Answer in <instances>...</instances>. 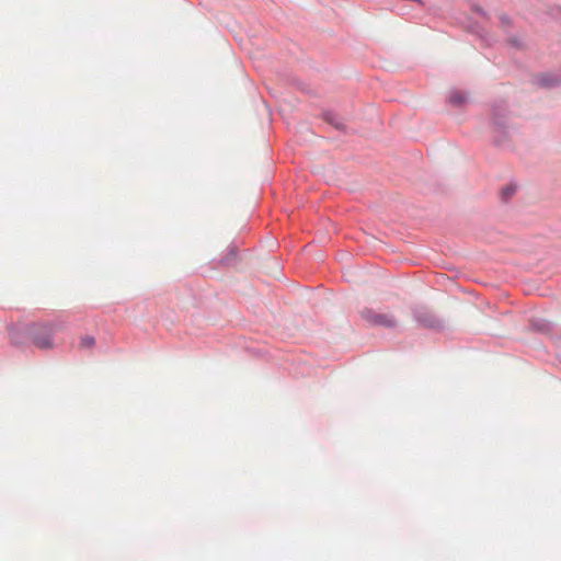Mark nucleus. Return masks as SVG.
I'll use <instances>...</instances> for the list:
<instances>
[{"instance_id": "1", "label": "nucleus", "mask_w": 561, "mask_h": 561, "mask_svg": "<svg viewBox=\"0 0 561 561\" xmlns=\"http://www.w3.org/2000/svg\"><path fill=\"white\" fill-rule=\"evenodd\" d=\"M57 331L55 324H37L31 329L32 343L41 350H50L55 346L54 335Z\"/></svg>"}, {"instance_id": "2", "label": "nucleus", "mask_w": 561, "mask_h": 561, "mask_svg": "<svg viewBox=\"0 0 561 561\" xmlns=\"http://www.w3.org/2000/svg\"><path fill=\"white\" fill-rule=\"evenodd\" d=\"M362 319L373 327H382L393 329L398 325V319L390 312H377L369 308H364L359 312Z\"/></svg>"}, {"instance_id": "3", "label": "nucleus", "mask_w": 561, "mask_h": 561, "mask_svg": "<svg viewBox=\"0 0 561 561\" xmlns=\"http://www.w3.org/2000/svg\"><path fill=\"white\" fill-rule=\"evenodd\" d=\"M415 317L419 322H421L422 324H424L425 327H428V328H435V327H438V324H439L438 319L427 311H419V312H416Z\"/></svg>"}, {"instance_id": "4", "label": "nucleus", "mask_w": 561, "mask_h": 561, "mask_svg": "<svg viewBox=\"0 0 561 561\" xmlns=\"http://www.w3.org/2000/svg\"><path fill=\"white\" fill-rule=\"evenodd\" d=\"M94 344H95V340L93 336L84 335L81 337L79 345L81 348H91L94 346Z\"/></svg>"}, {"instance_id": "5", "label": "nucleus", "mask_w": 561, "mask_h": 561, "mask_svg": "<svg viewBox=\"0 0 561 561\" xmlns=\"http://www.w3.org/2000/svg\"><path fill=\"white\" fill-rule=\"evenodd\" d=\"M449 101L450 103L453 104H456V105H460L465 102V98L461 93L459 92H454L450 98H449Z\"/></svg>"}, {"instance_id": "6", "label": "nucleus", "mask_w": 561, "mask_h": 561, "mask_svg": "<svg viewBox=\"0 0 561 561\" xmlns=\"http://www.w3.org/2000/svg\"><path fill=\"white\" fill-rule=\"evenodd\" d=\"M515 192V187L513 186H507L503 190V196L504 198H508L510 196H512Z\"/></svg>"}]
</instances>
